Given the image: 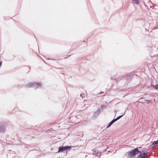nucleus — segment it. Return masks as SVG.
<instances>
[{"mask_svg": "<svg viewBox=\"0 0 158 158\" xmlns=\"http://www.w3.org/2000/svg\"><path fill=\"white\" fill-rule=\"evenodd\" d=\"M71 148V147L69 146H62L59 147L58 152H62L63 151L70 150Z\"/></svg>", "mask_w": 158, "mask_h": 158, "instance_id": "f257e3e1", "label": "nucleus"}, {"mask_svg": "<svg viewBox=\"0 0 158 158\" xmlns=\"http://www.w3.org/2000/svg\"><path fill=\"white\" fill-rule=\"evenodd\" d=\"M139 152L138 149H135L129 153V156L130 157H132L134 155L137 154Z\"/></svg>", "mask_w": 158, "mask_h": 158, "instance_id": "f03ea898", "label": "nucleus"}, {"mask_svg": "<svg viewBox=\"0 0 158 158\" xmlns=\"http://www.w3.org/2000/svg\"><path fill=\"white\" fill-rule=\"evenodd\" d=\"M29 87H33L35 88H38L40 86V84H38L36 83H34L33 84L29 83L28 85Z\"/></svg>", "mask_w": 158, "mask_h": 158, "instance_id": "7ed1b4c3", "label": "nucleus"}, {"mask_svg": "<svg viewBox=\"0 0 158 158\" xmlns=\"http://www.w3.org/2000/svg\"><path fill=\"white\" fill-rule=\"evenodd\" d=\"M140 154L139 155V158H145L147 157V153H145L143 151L139 152Z\"/></svg>", "mask_w": 158, "mask_h": 158, "instance_id": "20e7f679", "label": "nucleus"}, {"mask_svg": "<svg viewBox=\"0 0 158 158\" xmlns=\"http://www.w3.org/2000/svg\"><path fill=\"white\" fill-rule=\"evenodd\" d=\"M100 113V111L99 110H97L94 114L93 117L94 118L97 117Z\"/></svg>", "mask_w": 158, "mask_h": 158, "instance_id": "39448f33", "label": "nucleus"}, {"mask_svg": "<svg viewBox=\"0 0 158 158\" xmlns=\"http://www.w3.org/2000/svg\"><path fill=\"white\" fill-rule=\"evenodd\" d=\"M98 153L99 154H100V153L98 152L97 150H95L93 152V154L94 155H95L96 156H98Z\"/></svg>", "mask_w": 158, "mask_h": 158, "instance_id": "423d86ee", "label": "nucleus"}, {"mask_svg": "<svg viewBox=\"0 0 158 158\" xmlns=\"http://www.w3.org/2000/svg\"><path fill=\"white\" fill-rule=\"evenodd\" d=\"M5 127L3 126L0 127V132H3L5 130Z\"/></svg>", "mask_w": 158, "mask_h": 158, "instance_id": "0eeeda50", "label": "nucleus"}, {"mask_svg": "<svg viewBox=\"0 0 158 158\" xmlns=\"http://www.w3.org/2000/svg\"><path fill=\"white\" fill-rule=\"evenodd\" d=\"M132 1L133 2L136 4H138L139 2V0H132Z\"/></svg>", "mask_w": 158, "mask_h": 158, "instance_id": "6e6552de", "label": "nucleus"}, {"mask_svg": "<svg viewBox=\"0 0 158 158\" xmlns=\"http://www.w3.org/2000/svg\"><path fill=\"white\" fill-rule=\"evenodd\" d=\"M114 122L113 120L111 122L109 123V125L107 127V128L110 127L111 125Z\"/></svg>", "mask_w": 158, "mask_h": 158, "instance_id": "1a4fd4ad", "label": "nucleus"}, {"mask_svg": "<svg viewBox=\"0 0 158 158\" xmlns=\"http://www.w3.org/2000/svg\"><path fill=\"white\" fill-rule=\"evenodd\" d=\"M123 115L120 116H119L118 117V118H116V119H113L114 121V122H115L118 120L120 119Z\"/></svg>", "mask_w": 158, "mask_h": 158, "instance_id": "9d476101", "label": "nucleus"}, {"mask_svg": "<svg viewBox=\"0 0 158 158\" xmlns=\"http://www.w3.org/2000/svg\"><path fill=\"white\" fill-rule=\"evenodd\" d=\"M158 144V139L156 141H154L152 143V144L153 145H155L156 144Z\"/></svg>", "mask_w": 158, "mask_h": 158, "instance_id": "9b49d317", "label": "nucleus"}, {"mask_svg": "<svg viewBox=\"0 0 158 158\" xmlns=\"http://www.w3.org/2000/svg\"><path fill=\"white\" fill-rule=\"evenodd\" d=\"M85 96V94H83V93H82V94H80V96L82 98H83Z\"/></svg>", "mask_w": 158, "mask_h": 158, "instance_id": "f8f14e48", "label": "nucleus"}, {"mask_svg": "<svg viewBox=\"0 0 158 158\" xmlns=\"http://www.w3.org/2000/svg\"><path fill=\"white\" fill-rule=\"evenodd\" d=\"M153 88L156 89H158V85H153Z\"/></svg>", "mask_w": 158, "mask_h": 158, "instance_id": "ddd939ff", "label": "nucleus"}]
</instances>
